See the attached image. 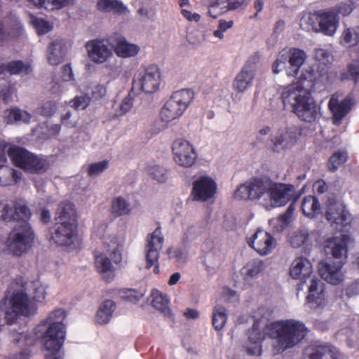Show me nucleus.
Segmentation results:
<instances>
[{
  "label": "nucleus",
  "mask_w": 359,
  "mask_h": 359,
  "mask_svg": "<svg viewBox=\"0 0 359 359\" xmlns=\"http://www.w3.org/2000/svg\"><path fill=\"white\" fill-rule=\"evenodd\" d=\"M271 315L272 311L266 307H260L255 312L256 321L249 330L248 339L244 346L249 355L260 356L262 343L266 337L271 340L273 354L279 355L297 346L307 335L308 329L304 323L296 319L266 323L261 328V323L268 321Z\"/></svg>",
  "instance_id": "1"
},
{
  "label": "nucleus",
  "mask_w": 359,
  "mask_h": 359,
  "mask_svg": "<svg viewBox=\"0 0 359 359\" xmlns=\"http://www.w3.org/2000/svg\"><path fill=\"white\" fill-rule=\"evenodd\" d=\"M0 207L1 218L4 221L20 222L13 228L6 242L7 250L13 255L20 257L31 248L35 239L34 232L28 222L31 211L22 199L15 200L12 205L7 201L2 202Z\"/></svg>",
  "instance_id": "2"
},
{
  "label": "nucleus",
  "mask_w": 359,
  "mask_h": 359,
  "mask_svg": "<svg viewBox=\"0 0 359 359\" xmlns=\"http://www.w3.org/2000/svg\"><path fill=\"white\" fill-rule=\"evenodd\" d=\"M66 313L62 309H55L36 325L37 337H42L46 359H63V346L66 328L63 323Z\"/></svg>",
  "instance_id": "3"
},
{
  "label": "nucleus",
  "mask_w": 359,
  "mask_h": 359,
  "mask_svg": "<svg viewBox=\"0 0 359 359\" xmlns=\"http://www.w3.org/2000/svg\"><path fill=\"white\" fill-rule=\"evenodd\" d=\"M351 240L348 234H340L328 238L325 241L324 249L327 255H331L334 259L322 261L319 263V273L325 281L332 285H339L344 281V277L341 269L343 259L346 257L347 244Z\"/></svg>",
  "instance_id": "4"
},
{
  "label": "nucleus",
  "mask_w": 359,
  "mask_h": 359,
  "mask_svg": "<svg viewBox=\"0 0 359 359\" xmlns=\"http://www.w3.org/2000/svg\"><path fill=\"white\" fill-rule=\"evenodd\" d=\"M17 283L22 285V288L12 292L9 297L4 298L0 309L4 313V318L8 325H12L17 322L19 316L29 317L36 314L37 306L32 302L27 294V283H24L21 278L17 279Z\"/></svg>",
  "instance_id": "5"
},
{
  "label": "nucleus",
  "mask_w": 359,
  "mask_h": 359,
  "mask_svg": "<svg viewBox=\"0 0 359 359\" xmlns=\"http://www.w3.org/2000/svg\"><path fill=\"white\" fill-rule=\"evenodd\" d=\"M194 97V91L190 89H181L174 92L166 101L160 112L161 120L166 125L182 116L187 109Z\"/></svg>",
  "instance_id": "6"
},
{
  "label": "nucleus",
  "mask_w": 359,
  "mask_h": 359,
  "mask_svg": "<svg viewBox=\"0 0 359 359\" xmlns=\"http://www.w3.org/2000/svg\"><path fill=\"white\" fill-rule=\"evenodd\" d=\"M92 236L99 239L104 250L110 255L115 264L122 260V248L124 243L123 237L114 233L104 222H97L94 224Z\"/></svg>",
  "instance_id": "7"
},
{
  "label": "nucleus",
  "mask_w": 359,
  "mask_h": 359,
  "mask_svg": "<svg viewBox=\"0 0 359 359\" xmlns=\"http://www.w3.org/2000/svg\"><path fill=\"white\" fill-rule=\"evenodd\" d=\"M8 155L17 167L30 173L44 172L50 166L46 158L36 156L17 146L10 147L8 149Z\"/></svg>",
  "instance_id": "8"
},
{
  "label": "nucleus",
  "mask_w": 359,
  "mask_h": 359,
  "mask_svg": "<svg viewBox=\"0 0 359 359\" xmlns=\"http://www.w3.org/2000/svg\"><path fill=\"white\" fill-rule=\"evenodd\" d=\"M8 155L17 167L30 173L44 172L50 166L46 158L36 156L17 146L10 147L8 149Z\"/></svg>",
  "instance_id": "9"
},
{
  "label": "nucleus",
  "mask_w": 359,
  "mask_h": 359,
  "mask_svg": "<svg viewBox=\"0 0 359 359\" xmlns=\"http://www.w3.org/2000/svg\"><path fill=\"white\" fill-rule=\"evenodd\" d=\"M290 109L301 121L308 123L314 121L318 115L317 106L311 91L301 83Z\"/></svg>",
  "instance_id": "10"
},
{
  "label": "nucleus",
  "mask_w": 359,
  "mask_h": 359,
  "mask_svg": "<svg viewBox=\"0 0 359 359\" xmlns=\"http://www.w3.org/2000/svg\"><path fill=\"white\" fill-rule=\"evenodd\" d=\"M300 136L301 132L295 126L280 128L271 135L267 147L273 153H285L296 145Z\"/></svg>",
  "instance_id": "11"
},
{
  "label": "nucleus",
  "mask_w": 359,
  "mask_h": 359,
  "mask_svg": "<svg viewBox=\"0 0 359 359\" xmlns=\"http://www.w3.org/2000/svg\"><path fill=\"white\" fill-rule=\"evenodd\" d=\"M51 239L57 245L65 247L69 251L80 248L78 224L56 222L51 233Z\"/></svg>",
  "instance_id": "12"
},
{
  "label": "nucleus",
  "mask_w": 359,
  "mask_h": 359,
  "mask_svg": "<svg viewBox=\"0 0 359 359\" xmlns=\"http://www.w3.org/2000/svg\"><path fill=\"white\" fill-rule=\"evenodd\" d=\"M294 195V187L293 185L270 181L267 197L263 198L262 205L266 210L281 207L287 203Z\"/></svg>",
  "instance_id": "13"
},
{
  "label": "nucleus",
  "mask_w": 359,
  "mask_h": 359,
  "mask_svg": "<svg viewBox=\"0 0 359 359\" xmlns=\"http://www.w3.org/2000/svg\"><path fill=\"white\" fill-rule=\"evenodd\" d=\"M270 180L259 177L248 180L241 184L234 192L237 200L257 201L267 197Z\"/></svg>",
  "instance_id": "14"
},
{
  "label": "nucleus",
  "mask_w": 359,
  "mask_h": 359,
  "mask_svg": "<svg viewBox=\"0 0 359 359\" xmlns=\"http://www.w3.org/2000/svg\"><path fill=\"white\" fill-rule=\"evenodd\" d=\"M161 84V72L157 65H152L140 69L135 74L133 81L134 88L146 93L157 91Z\"/></svg>",
  "instance_id": "15"
},
{
  "label": "nucleus",
  "mask_w": 359,
  "mask_h": 359,
  "mask_svg": "<svg viewBox=\"0 0 359 359\" xmlns=\"http://www.w3.org/2000/svg\"><path fill=\"white\" fill-rule=\"evenodd\" d=\"M172 158L179 166L184 168L191 167L196 162L198 154L194 145L182 138L175 140L172 144Z\"/></svg>",
  "instance_id": "16"
},
{
  "label": "nucleus",
  "mask_w": 359,
  "mask_h": 359,
  "mask_svg": "<svg viewBox=\"0 0 359 359\" xmlns=\"http://www.w3.org/2000/svg\"><path fill=\"white\" fill-rule=\"evenodd\" d=\"M325 217L332 226L342 231L351 222V215L345 205L334 199H329L326 205Z\"/></svg>",
  "instance_id": "17"
},
{
  "label": "nucleus",
  "mask_w": 359,
  "mask_h": 359,
  "mask_svg": "<svg viewBox=\"0 0 359 359\" xmlns=\"http://www.w3.org/2000/svg\"><path fill=\"white\" fill-rule=\"evenodd\" d=\"M163 243L164 237L160 226H158L151 233L147 236L145 245L146 267L149 269L154 266L155 273H159L158 262Z\"/></svg>",
  "instance_id": "18"
},
{
  "label": "nucleus",
  "mask_w": 359,
  "mask_h": 359,
  "mask_svg": "<svg viewBox=\"0 0 359 359\" xmlns=\"http://www.w3.org/2000/svg\"><path fill=\"white\" fill-rule=\"evenodd\" d=\"M217 191L216 181L210 176L204 175L194 181L191 196L195 201L207 202L215 198Z\"/></svg>",
  "instance_id": "19"
},
{
  "label": "nucleus",
  "mask_w": 359,
  "mask_h": 359,
  "mask_svg": "<svg viewBox=\"0 0 359 359\" xmlns=\"http://www.w3.org/2000/svg\"><path fill=\"white\" fill-rule=\"evenodd\" d=\"M257 68V57H251L235 77L233 82V89L238 93H243L251 87Z\"/></svg>",
  "instance_id": "20"
},
{
  "label": "nucleus",
  "mask_w": 359,
  "mask_h": 359,
  "mask_svg": "<svg viewBox=\"0 0 359 359\" xmlns=\"http://www.w3.org/2000/svg\"><path fill=\"white\" fill-rule=\"evenodd\" d=\"M36 327L34 328V334L28 332L25 327H11L8 329V340L15 347L22 350H27V348L34 344L37 339L42 337H37L36 332Z\"/></svg>",
  "instance_id": "21"
},
{
  "label": "nucleus",
  "mask_w": 359,
  "mask_h": 359,
  "mask_svg": "<svg viewBox=\"0 0 359 359\" xmlns=\"http://www.w3.org/2000/svg\"><path fill=\"white\" fill-rule=\"evenodd\" d=\"M88 58L93 62L101 65L113 56V51L103 39H92L86 44Z\"/></svg>",
  "instance_id": "22"
},
{
  "label": "nucleus",
  "mask_w": 359,
  "mask_h": 359,
  "mask_svg": "<svg viewBox=\"0 0 359 359\" xmlns=\"http://www.w3.org/2000/svg\"><path fill=\"white\" fill-rule=\"evenodd\" d=\"M318 17V33L333 36L339 27L340 17L331 8L316 11Z\"/></svg>",
  "instance_id": "23"
},
{
  "label": "nucleus",
  "mask_w": 359,
  "mask_h": 359,
  "mask_svg": "<svg viewBox=\"0 0 359 359\" xmlns=\"http://www.w3.org/2000/svg\"><path fill=\"white\" fill-rule=\"evenodd\" d=\"M252 247L261 255H266L272 252L276 245V241L268 232L258 229L248 241Z\"/></svg>",
  "instance_id": "24"
},
{
  "label": "nucleus",
  "mask_w": 359,
  "mask_h": 359,
  "mask_svg": "<svg viewBox=\"0 0 359 359\" xmlns=\"http://www.w3.org/2000/svg\"><path fill=\"white\" fill-rule=\"evenodd\" d=\"M351 108V100L348 98L339 100L337 94L331 96L328 102V109L332 116L334 125H339L342 119L348 114Z\"/></svg>",
  "instance_id": "25"
},
{
  "label": "nucleus",
  "mask_w": 359,
  "mask_h": 359,
  "mask_svg": "<svg viewBox=\"0 0 359 359\" xmlns=\"http://www.w3.org/2000/svg\"><path fill=\"white\" fill-rule=\"evenodd\" d=\"M283 52H285L289 63V66L286 69L287 76L290 77L297 76L300 68L307 58L306 52L302 49L297 48L283 49Z\"/></svg>",
  "instance_id": "26"
},
{
  "label": "nucleus",
  "mask_w": 359,
  "mask_h": 359,
  "mask_svg": "<svg viewBox=\"0 0 359 359\" xmlns=\"http://www.w3.org/2000/svg\"><path fill=\"white\" fill-rule=\"evenodd\" d=\"M313 271L311 262L307 258L299 257L290 265V276L294 280L305 283L311 276Z\"/></svg>",
  "instance_id": "27"
},
{
  "label": "nucleus",
  "mask_w": 359,
  "mask_h": 359,
  "mask_svg": "<svg viewBox=\"0 0 359 359\" xmlns=\"http://www.w3.org/2000/svg\"><path fill=\"white\" fill-rule=\"evenodd\" d=\"M306 302L314 309L322 306L325 303V285L318 278H313L311 281Z\"/></svg>",
  "instance_id": "28"
},
{
  "label": "nucleus",
  "mask_w": 359,
  "mask_h": 359,
  "mask_svg": "<svg viewBox=\"0 0 359 359\" xmlns=\"http://www.w3.org/2000/svg\"><path fill=\"white\" fill-rule=\"evenodd\" d=\"M94 264L97 271L103 279L107 282L113 280L115 276V268L106 254L96 253Z\"/></svg>",
  "instance_id": "29"
},
{
  "label": "nucleus",
  "mask_w": 359,
  "mask_h": 359,
  "mask_svg": "<svg viewBox=\"0 0 359 359\" xmlns=\"http://www.w3.org/2000/svg\"><path fill=\"white\" fill-rule=\"evenodd\" d=\"M23 32L22 24L15 15H9L0 23V41L8 36H16Z\"/></svg>",
  "instance_id": "30"
},
{
  "label": "nucleus",
  "mask_w": 359,
  "mask_h": 359,
  "mask_svg": "<svg viewBox=\"0 0 359 359\" xmlns=\"http://www.w3.org/2000/svg\"><path fill=\"white\" fill-rule=\"evenodd\" d=\"M55 219L57 222L78 224L74 205L70 202H61L56 210Z\"/></svg>",
  "instance_id": "31"
},
{
  "label": "nucleus",
  "mask_w": 359,
  "mask_h": 359,
  "mask_svg": "<svg viewBox=\"0 0 359 359\" xmlns=\"http://www.w3.org/2000/svg\"><path fill=\"white\" fill-rule=\"evenodd\" d=\"M65 54V43L62 40H55L49 44L47 48V60L51 65H58L63 61Z\"/></svg>",
  "instance_id": "32"
},
{
  "label": "nucleus",
  "mask_w": 359,
  "mask_h": 359,
  "mask_svg": "<svg viewBox=\"0 0 359 359\" xmlns=\"http://www.w3.org/2000/svg\"><path fill=\"white\" fill-rule=\"evenodd\" d=\"M341 356L339 351L330 344H320L312 348L309 354V359H339Z\"/></svg>",
  "instance_id": "33"
},
{
  "label": "nucleus",
  "mask_w": 359,
  "mask_h": 359,
  "mask_svg": "<svg viewBox=\"0 0 359 359\" xmlns=\"http://www.w3.org/2000/svg\"><path fill=\"white\" fill-rule=\"evenodd\" d=\"M32 71V67L29 62H23L20 60L12 61L8 64L0 65V75L8 72L10 74L25 76L29 74Z\"/></svg>",
  "instance_id": "34"
},
{
  "label": "nucleus",
  "mask_w": 359,
  "mask_h": 359,
  "mask_svg": "<svg viewBox=\"0 0 359 359\" xmlns=\"http://www.w3.org/2000/svg\"><path fill=\"white\" fill-rule=\"evenodd\" d=\"M140 50L139 46L128 42L124 37L117 39L114 48L116 55L123 58L135 57L138 54Z\"/></svg>",
  "instance_id": "35"
},
{
  "label": "nucleus",
  "mask_w": 359,
  "mask_h": 359,
  "mask_svg": "<svg viewBox=\"0 0 359 359\" xmlns=\"http://www.w3.org/2000/svg\"><path fill=\"white\" fill-rule=\"evenodd\" d=\"M300 83L294 82L286 86H280L278 93L282 101L284 109H290L293 100L299 87Z\"/></svg>",
  "instance_id": "36"
},
{
  "label": "nucleus",
  "mask_w": 359,
  "mask_h": 359,
  "mask_svg": "<svg viewBox=\"0 0 359 359\" xmlns=\"http://www.w3.org/2000/svg\"><path fill=\"white\" fill-rule=\"evenodd\" d=\"M97 9L104 13L114 12L118 15L128 13V9L123 3L118 0H97Z\"/></svg>",
  "instance_id": "37"
},
{
  "label": "nucleus",
  "mask_w": 359,
  "mask_h": 359,
  "mask_svg": "<svg viewBox=\"0 0 359 359\" xmlns=\"http://www.w3.org/2000/svg\"><path fill=\"white\" fill-rule=\"evenodd\" d=\"M116 305L112 300L104 301L99 307L95 316V321L100 325L108 323L115 311Z\"/></svg>",
  "instance_id": "38"
},
{
  "label": "nucleus",
  "mask_w": 359,
  "mask_h": 359,
  "mask_svg": "<svg viewBox=\"0 0 359 359\" xmlns=\"http://www.w3.org/2000/svg\"><path fill=\"white\" fill-rule=\"evenodd\" d=\"M21 172L6 165H0V185L11 186L16 184L21 178Z\"/></svg>",
  "instance_id": "39"
},
{
  "label": "nucleus",
  "mask_w": 359,
  "mask_h": 359,
  "mask_svg": "<svg viewBox=\"0 0 359 359\" xmlns=\"http://www.w3.org/2000/svg\"><path fill=\"white\" fill-rule=\"evenodd\" d=\"M302 210L305 216L313 218L320 213V204L316 196H307L302 201Z\"/></svg>",
  "instance_id": "40"
},
{
  "label": "nucleus",
  "mask_w": 359,
  "mask_h": 359,
  "mask_svg": "<svg viewBox=\"0 0 359 359\" xmlns=\"http://www.w3.org/2000/svg\"><path fill=\"white\" fill-rule=\"evenodd\" d=\"M299 26L305 32L318 33V17L316 15V11L302 13Z\"/></svg>",
  "instance_id": "41"
},
{
  "label": "nucleus",
  "mask_w": 359,
  "mask_h": 359,
  "mask_svg": "<svg viewBox=\"0 0 359 359\" xmlns=\"http://www.w3.org/2000/svg\"><path fill=\"white\" fill-rule=\"evenodd\" d=\"M339 43L349 48L359 45V26L345 28L339 37Z\"/></svg>",
  "instance_id": "42"
},
{
  "label": "nucleus",
  "mask_w": 359,
  "mask_h": 359,
  "mask_svg": "<svg viewBox=\"0 0 359 359\" xmlns=\"http://www.w3.org/2000/svg\"><path fill=\"white\" fill-rule=\"evenodd\" d=\"M31 114L19 108H11L4 111V120L8 124L22 121L28 123L31 119Z\"/></svg>",
  "instance_id": "43"
},
{
  "label": "nucleus",
  "mask_w": 359,
  "mask_h": 359,
  "mask_svg": "<svg viewBox=\"0 0 359 359\" xmlns=\"http://www.w3.org/2000/svg\"><path fill=\"white\" fill-rule=\"evenodd\" d=\"M111 212L115 217L128 215L132 212L130 203L123 196L115 197L111 205Z\"/></svg>",
  "instance_id": "44"
},
{
  "label": "nucleus",
  "mask_w": 359,
  "mask_h": 359,
  "mask_svg": "<svg viewBox=\"0 0 359 359\" xmlns=\"http://www.w3.org/2000/svg\"><path fill=\"white\" fill-rule=\"evenodd\" d=\"M151 302L152 306L161 312L168 316L170 314L169 308V299L166 294H162L157 290H153L151 293Z\"/></svg>",
  "instance_id": "45"
},
{
  "label": "nucleus",
  "mask_w": 359,
  "mask_h": 359,
  "mask_svg": "<svg viewBox=\"0 0 359 359\" xmlns=\"http://www.w3.org/2000/svg\"><path fill=\"white\" fill-rule=\"evenodd\" d=\"M228 319L226 309L222 305H217L213 308L212 313V323L214 328L222 330L225 326Z\"/></svg>",
  "instance_id": "46"
},
{
  "label": "nucleus",
  "mask_w": 359,
  "mask_h": 359,
  "mask_svg": "<svg viewBox=\"0 0 359 359\" xmlns=\"http://www.w3.org/2000/svg\"><path fill=\"white\" fill-rule=\"evenodd\" d=\"M263 269L264 262L259 259H255L246 264L242 269V273L245 280H249L257 276Z\"/></svg>",
  "instance_id": "47"
},
{
  "label": "nucleus",
  "mask_w": 359,
  "mask_h": 359,
  "mask_svg": "<svg viewBox=\"0 0 359 359\" xmlns=\"http://www.w3.org/2000/svg\"><path fill=\"white\" fill-rule=\"evenodd\" d=\"M29 287V289L27 288V291L30 292L32 290L31 294L35 302L41 303L45 300L46 297V285L45 284L36 280L32 281Z\"/></svg>",
  "instance_id": "48"
},
{
  "label": "nucleus",
  "mask_w": 359,
  "mask_h": 359,
  "mask_svg": "<svg viewBox=\"0 0 359 359\" xmlns=\"http://www.w3.org/2000/svg\"><path fill=\"white\" fill-rule=\"evenodd\" d=\"M309 236V231L306 229H299L290 234V244L293 248H299L302 246L308 241Z\"/></svg>",
  "instance_id": "49"
},
{
  "label": "nucleus",
  "mask_w": 359,
  "mask_h": 359,
  "mask_svg": "<svg viewBox=\"0 0 359 359\" xmlns=\"http://www.w3.org/2000/svg\"><path fill=\"white\" fill-rule=\"evenodd\" d=\"M30 21L39 34L43 35L50 32L53 25L43 18H36L33 14L29 13Z\"/></svg>",
  "instance_id": "50"
},
{
  "label": "nucleus",
  "mask_w": 359,
  "mask_h": 359,
  "mask_svg": "<svg viewBox=\"0 0 359 359\" xmlns=\"http://www.w3.org/2000/svg\"><path fill=\"white\" fill-rule=\"evenodd\" d=\"M149 175L159 183H164L168 179V171L164 167L160 165H152L149 167Z\"/></svg>",
  "instance_id": "51"
},
{
  "label": "nucleus",
  "mask_w": 359,
  "mask_h": 359,
  "mask_svg": "<svg viewBox=\"0 0 359 359\" xmlns=\"http://www.w3.org/2000/svg\"><path fill=\"white\" fill-rule=\"evenodd\" d=\"M75 0H41V4L38 7H43L46 10L53 11L60 9L67 5L72 4Z\"/></svg>",
  "instance_id": "52"
},
{
  "label": "nucleus",
  "mask_w": 359,
  "mask_h": 359,
  "mask_svg": "<svg viewBox=\"0 0 359 359\" xmlns=\"http://www.w3.org/2000/svg\"><path fill=\"white\" fill-rule=\"evenodd\" d=\"M347 160V154L346 152H335L329 159L328 168L332 171H335L338 167L345 163Z\"/></svg>",
  "instance_id": "53"
},
{
  "label": "nucleus",
  "mask_w": 359,
  "mask_h": 359,
  "mask_svg": "<svg viewBox=\"0 0 359 359\" xmlns=\"http://www.w3.org/2000/svg\"><path fill=\"white\" fill-rule=\"evenodd\" d=\"M90 102V97L88 95H82L76 96L74 99L69 101V104L76 110H83L88 107Z\"/></svg>",
  "instance_id": "54"
},
{
  "label": "nucleus",
  "mask_w": 359,
  "mask_h": 359,
  "mask_svg": "<svg viewBox=\"0 0 359 359\" xmlns=\"http://www.w3.org/2000/svg\"><path fill=\"white\" fill-rule=\"evenodd\" d=\"M314 58L320 64L325 67L330 65L332 60V56L325 48H316L314 52Z\"/></svg>",
  "instance_id": "55"
},
{
  "label": "nucleus",
  "mask_w": 359,
  "mask_h": 359,
  "mask_svg": "<svg viewBox=\"0 0 359 359\" xmlns=\"http://www.w3.org/2000/svg\"><path fill=\"white\" fill-rule=\"evenodd\" d=\"M108 165L109 161L107 160L91 163L88 166V174L90 176H97L103 172L107 168Z\"/></svg>",
  "instance_id": "56"
},
{
  "label": "nucleus",
  "mask_w": 359,
  "mask_h": 359,
  "mask_svg": "<svg viewBox=\"0 0 359 359\" xmlns=\"http://www.w3.org/2000/svg\"><path fill=\"white\" fill-rule=\"evenodd\" d=\"M120 295L128 301L137 302L143 297L144 293L133 289H123L120 291Z\"/></svg>",
  "instance_id": "57"
},
{
  "label": "nucleus",
  "mask_w": 359,
  "mask_h": 359,
  "mask_svg": "<svg viewBox=\"0 0 359 359\" xmlns=\"http://www.w3.org/2000/svg\"><path fill=\"white\" fill-rule=\"evenodd\" d=\"M331 9L337 13V16H339L340 14L346 16L352 12L353 6L351 2H341L334 7H332Z\"/></svg>",
  "instance_id": "58"
},
{
  "label": "nucleus",
  "mask_w": 359,
  "mask_h": 359,
  "mask_svg": "<svg viewBox=\"0 0 359 359\" xmlns=\"http://www.w3.org/2000/svg\"><path fill=\"white\" fill-rule=\"evenodd\" d=\"M287 61V56L285 55V52L279 53L276 60L272 65V71L274 74H278L283 67L285 66V63Z\"/></svg>",
  "instance_id": "59"
},
{
  "label": "nucleus",
  "mask_w": 359,
  "mask_h": 359,
  "mask_svg": "<svg viewBox=\"0 0 359 359\" xmlns=\"http://www.w3.org/2000/svg\"><path fill=\"white\" fill-rule=\"evenodd\" d=\"M57 109L56 103L54 102H45L41 108L38 109L39 113L44 116H51Z\"/></svg>",
  "instance_id": "60"
},
{
  "label": "nucleus",
  "mask_w": 359,
  "mask_h": 359,
  "mask_svg": "<svg viewBox=\"0 0 359 359\" xmlns=\"http://www.w3.org/2000/svg\"><path fill=\"white\" fill-rule=\"evenodd\" d=\"M133 99L130 96L126 97L119 104L118 115L123 116L127 114L133 107Z\"/></svg>",
  "instance_id": "61"
},
{
  "label": "nucleus",
  "mask_w": 359,
  "mask_h": 359,
  "mask_svg": "<svg viewBox=\"0 0 359 359\" xmlns=\"http://www.w3.org/2000/svg\"><path fill=\"white\" fill-rule=\"evenodd\" d=\"M61 123L69 128H75L77 125V120L72 118L71 111H67L61 116Z\"/></svg>",
  "instance_id": "62"
},
{
  "label": "nucleus",
  "mask_w": 359,
  "mask_h": 359,
  "mask_svg": "<svg viewBox=\"0 0 359 359\" xmlns=\"http://www.w3.org/2000/svg\"><path fill=\"white\" fill-rule=\"evenodd\" d=\"M250 0H227V8L229 11H234L247 6Z\"/></svg>",
  "instance_id": "63"
},
{
  "label": "nucleus",
  "mask_w": 359,
  "mask_h": 359,
  "mask_svg": "<svg viewBox=\"0 0 359 359\" xmlns=\"http://www.w3.org/2000/svg\"><path fill=\"white\" fill-rule=\"evenodd\" d=\"M62 79L63 81H71L74 80L71 65L67 64L62 69Z\"/></svg>",
  "instance_id": "64"
}]
</instances>
